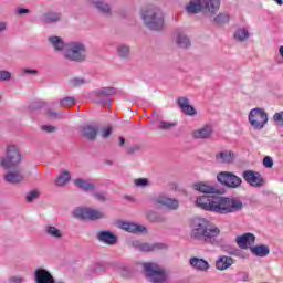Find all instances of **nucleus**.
<instances>
[{
    "instance_id": "nucleus-42",
    "label": "nucleus",
    "mask_w": 283,
    "mask_h": 283,
    "mask_svg": "<svg viewBox=\"0 0 283 283\" xmlns=\"http://www.w3.org/2000/svg\"><path fill=\"white\" fill-rule=\"evenodd\" d=\"M273 120L279 127H283V111L275 113Z\"/></svg>"
},
{
    "instance_id": "nucleus-23",
    "label": "nucleus",
    "mask_w": 283,
    "mask_h": 283,
    "mask_svg": "<svg viewBox=\"0 0 283 283\" xmlns=\"http://www.w3.org/2000/svg\"><path fill=\"white\" fill-rule=\"evenodd\" d=\"M235 41H240V43H244L251 39V30L249 27H241L234 32Z\"/></svg>"
},
{
    "instance_id": "nucleus-15",
    "label": "nucleus",
    "mask_w": 283,
    "mask_h": 283,
    "mask_svg": "<svg viewBox=\"0 0 283 283\" xmlns=\"http://www.w3.org/2000/svg\"><path fill=\"white\" fill-rule=\"evenodd\" d=\"M34 277L36 283H56L54 276H52V273L42 268L35 270Z\"/></svg>"
},
{
    "instance_id": "nucleus-40",
    "label": "nucleus",
    "mask_w": 283,
    "mask_h": 283,
    "mask_svg": "<svg viewBox=\"0 0 283 283\" xmlns=\"http://www.w3.org/2000/svg\"><path fill=\"white\" fill-rule=\"evenodd\" d=\"M76 103V99L74 97H64L60 101V107H72Z\"/></svg>"
},
{
    "instance_id": "nucleus-31",
    "label": "nucleus",
    "mask_w": 283,
    "mask_h": 283,
    "mask_svg": "<svg viewBox=\"0 0 283 283\" xmlns=\"http://www.w3.org/2000/svg\"><path fill=\"white\" fill-rule=\"evenodd\" d=\"M45 233L46 235H50V238H53L54 240H61V238H63V230L54 226H46Z\"/></svg>"
},
{
    "instance_id": "nucleus-19",
    "label": "nucleus",
    "mask_w": 283,
    "mask_h": 283,
    "mask_svg": "<svg viewBox=\"0 0 283 283\" xmlns=\"http://www.w3.org/2000/svg\"><path fill=\"white\" fill-rule=\"evenodd\" d=\"M120 229H123V231H127L128 233H146L147 232V228L145 226H140V224H136L127 221H124L120 223Z\"/></svg>"
},
{
    "instance_id": "nucleus-17",
    "label": "nucleus",
    "mask_w": 283,
    "mask_h": 283,
    "mask_svg": "<svg viewBox=\"0 0 283 283\" xmlns=\"http://www.w3.org/2000/svg\"><path fill=\"white\" fill-rule=\"evenodd\" d=\"M214 158L217 163H220L221 165H231V163L235 160V153L231 150H221L216 154Z\"/></svg>"
},
{
    "instance_id": "nucleus-49",
    "label": "nucleus",
    "mask_w": 283,
    "mask_h": 283,
    "mask_svg": "<svg viewBox=\"0 0 283 283\" xmlns=\"http://www.w3.org/2000/svg\"><path fill=\"white\" fill-rule=\"evenodd\" d=\"M9 282L10 283H23L24 280H23V276H11V277H9Z\"/></svg>"
},
{
    "instance_id": "nucleus-8",
    "label": "nucleus",
    "mask_w": 283,
    "mask_h": 283,
    "mask_svg": "<svg viewBox=\"0 0 283 283\" xmlns=\"http://www.w3.org/2000/svg\"><path fill=\"white\" fill-rule=\"evenodd\" d=\"M249 123L253 129H264V126L269 123V115L263 108H253L249 113Z\"/></svg>"
},
{
    "instance_id": "nucleus-39",
    "label": "nucleus",
    "mask_w": 283,
    "mask_h": 283,
    "mask_svg": "<svg viewBox=\"0 0 283 283\" xmlns=\"http://www.w3.org/2000/svg\"><path fill=\"white\" fill-rule=\"evenodd\" d=\"M147 216V219L150 221V222H163L165 220V218L160 217L159 214H157L156 212L154 211H148L146 213Z\"/></svg>"
},
{
    "instance_id": "nucleus-54",
    "label": "nucleus",
    "mask_w": 283,
    "mask_h": 283,
    "mask_svg": "<svg viewBox=\"0 0 283 283\" xmlns=\"http://www.w3.org/2000/svg\"><path fill=\"white\" fill-rule=\"evenodd\" d=\"M48 116H51L52 118H56V113H52V111H48Z\"/></svg>"
},
{
    "instance_id": "nucleus-16",
    "label": "nucleus",
    "mask_w": 283,
    "mask_h": 283,
    "mask_svg": "<svg viewBox=\"0 0 283 283\" xmlns=\"http://www.w3.org/2000/svg\"><path fill=\"white\" fill-rule=\"evenodd\" d=\"M116 94V88L114 87H102L99 90L94 91L95 102L96 103H105V98L109 96H114Z\"/></svg>"
},
{
    "instance_id": "nucleus-37",
    "label": "nucleus",
    "mask_w": 283,
    "mask_h": 283,
    "mask_svg": "<svg viewBox=\"0 0 283 283\" xmlns=\"http://www.w3.org/2000/svg\"><path fill=\"white\" fill-rule=\"evenodd\" d=\"M176 123L174 122H165L161 120L158 124V129H163L164 132H169V129H174V127H176Z\"/></svg>"
},
{
    "instance_id": "nucleus-11",
    "label": "nucleus",
    "mask_w": 283,
    "mask_h": 283,
    "mask_svg": "<svg viewBox=\"0 0 283 283\" xmlns=\"http://www.w3.org/2000/svg\"><path fill=\"white\" fill-rule=\"evenodd\" d=\"M243 180L248 182L251 187H262L264 185V179L262 175L258 171L245 170L243 171Z\"/></svg>"
},
{
    "instance_id": "nucleus-41",
    "label": "nucleus",
    "mask_w": 283,
    "mask_h": 283,
    "mask_svg": "<svg viewBox=\"0 0 283 283\" xmlns=\"http://www.w3.org/2000/svg\"><path fill=\"white\" fill-rule=\"evenodd\" d=\"M134 185L136 187H140L142 189H145V187H149V179H147V178L135 179Z\"/></svg>"
},
{
    "instance_id": "nucleus-44",
    "label": "nucleus",
    "mask_w": 283,
    "mask_h": 283,
    "mask_svg": "<svg viewBox=\"0 0 283 283\" xmlns=\"http://www.w3.org/2000/svg\"><path fill=\"white\" fill-rule=\"evenodd\" d=\"M40 192L39 190H32L27 195V202H32L33 200H36L39 198Z\"/></svg>"
},
{
    "instance_id": "nucleus-9",
    "label": "nucleus",
    "mask_w": 283,
    "mask_h": 283,
    "mask_svg": "<svg viewBox=\"0 0 283 283\" xmlns=\"http://www.w3.org/2000/svg\"><path fill=\"white\" fill-rule=\"evenodd\" d=\"M217 179L221 185H226V187H230L231 189H235L242 185V178L235 176L233 172H219Z\"/></svg>"
},
{
    "instance_id": "nucleus-10",
    "label": "nucleus",
    "mask_w": 283,
    "mask_h": 283,
    "mask_svg": "<svg viewBox=\"0 0 283 283\" xmlns=\"http://www.w3.org/2000/svg\"><path fill=\"white\" fill-rule=\"evenodd\" d=\"M154 205H160V207H165L166 209H170V211H176L179 207L178 200L174 198H169L165 195H159L153 199Z\"/></svg>"
},
{
    "instance_id": "nucleus-52",
    "label": "nucleus",
    "mask_w": 283,
    "mask_h": 283,
    "mask_svg": "<svg viewBox=\"0 0 283 283\" xmlns=\"http://www.w3.org/2000/svg\"><path fill=\"white\" fill-rule=\"evenodd\" d=\"M6 30H8V22L1 21L0 22V32H6Z\"/></svg>"
},
{
    "instance_id": "nucleus-14",
    "label": "nucleus",
    "mask_w": 283,
    "mask_h": 283,
    "mask_svg": "<svg viewBox=\"0 0 283 283\" xmlns=\"http://www.w3.org/2000/svg\"><path fill=\"white\" fill-rule=\"evenodd\" d=\"M237 244L240 247V249H250L251 251L253 244H255V234L247 232L240 237H237Z\"/></svg>"
},
{
    "instance_id": "nucleus-28",
    "label": "nucleus",
    "mask_w": 283,
    "mask_h": 283,
    "mask_svg": "<svg viewBox=\"0 0 283 283\" xmlns=\"http://www.w3.org/2000/svg\"><path fill=\"white\" fill-rule=\"evenodd\" d=\"M49 42L51 43L52 48L55 50V52H64L65 54V42H63V39L59 36H51L49 38Z\"/></svg>"
},
{
    "instance_id": "nucleus-50",
    "label": "nucleus",
    "mask_w": 283,
    "mask_h": 283,
    "mask_svg": "<svg viewBox=\"0 0 283 283\" xmlns=\"http://www.w3.org/2000/svg\"><path fill=\"white\" fill-rule=\"evenodd\" d=\"M15 13L17 14H30V10L29 9H25V8H17L15 9Z\"/></svg>"
},
{
    "instance_id": "nucleus-3",
    "label": "nucleus",
    "mask_w": 283,
    "mask_h": 283,
    "mask_svg": "<svg viewBox=\"0 0 283 283\" xmlns=\"http://www.w3.org/2000/svg\"><path fill=\"white\" fill-rule=\"evenodd\" d=\"M19 163H21V153H19V148L14 145H9L7 147V158H1L0 167L3 169H14V171H10L4 176V180L11 185L23 182V172H21V168L17 166Z\"/></svg>"
},
{
    "instance_id": "nucleus-22",
    "label": "nucleus",
    "mask_w": 283,
    "mask_h": 283,
    "mask_svg": "<svg viewBox=\"0 0 283 283\" xmlns=\"http://www.w3.org/2000/svg\"><path fill=\"white\" fill-rule=\"evenodd\" d=\"M189 262L192 269H195L196 271H201L205 273L209 271V269H211V265L205 259L195 256V258H191Z\"/></svg>"
},
{
    "instance_id": "nucleus-35",
    "label": "nucleus",
    "mask_w": 283,
    "mask_h": 283,
    "mask_svg": "<svg viewBox=\"0 0 283 283\" xmlns=\"http://www.w3.org/2000/svg\"><path fill=\"white\" fill-rule=\"evenodd\" d=\"M74 185L75 187H78V189H83V191H94V184L83 179H75Z\"/></svg>"
},
{
    "instance_id": "nucleus-34",
    "label": "nucleus",
    "mask_w": 283,
    "mask_h": 283,
    "mask_svg": "<svg viewBox=\"0 0 283 283\" xmlns=\"http://www.w3.org/2000/svg\"><path fill=\"white\" fill-rule=\"evenodd\" d=\"M193 189L196 191H200L201 193H216V189L213 188V186H209L205 182L195 184Z\"/></svg>"
},
{
    "instance_id": "nucleus-36",
    "label": "nucleus",
    "mask_w": 283,
    "mask_h": 283,
    "mask_svg": "<svg viewBox=\"0 0 283 283\" xmlns=\"http://www.w3.org/2000/svg\"><path fill=\"white\" fill-rule=\"evenodd\" d=\"M129 52H130V50L127 44H120L117 46L118 56H120L122 59H128Z\"/></svg>"
},
{
    "instance_id": "nucleus-7",
    "label": "nucleus",
    "mask_w": 283,
    "mask_h": 283,
    "mask_svg": "<svg viewBox=\"0 0 283 283\" xmlns=\"http://www.w3.org/2000/svg\"><path fill=\"white\" fill-rule=\"evenodd\" d=\"M72 216L77 220H90L94 222L96 220H103L105 212L94 208L77 207L72 211Z\"/></svg>"
},
{
    "instance_id": "nucleus-21",
    "label": "nucleus",
    "mask_w": 283,
    "mask_h": 283,
    "mask_svg": "<svg viewBox=\"0 0 283 283\" xmlns=\"http://www.w3.org/2000/svg\"><path fill=\"white\" fill-rule=\"evenodd\" d=\"M235 260L231 256L222 255L219 256L216 261V269L217 271H227L230 266H233Z\"/></svg>"
},
{
    "instance_id": "nucleus-1",
    "label": "nucleus",
    "mask_w": 283,
    "mask_h": 283,
    "mask_svg": "<svg viewBox=\"0 0 283 283\" xmlns=\"http://www.w3.org/2000/svg\"><path fill=\"white\" fill-rule=\"evenodd\" d=\"M196 207L202 209L203 211L227 216V213H235L241 211L242 201L237 198L203 195L197 197Z\"/></svg>"
},
{
    "instance_id": "nucleus-2",
    "label": "nucleus",
    "mask_w": 283,
    "mask_h": 283,
    "mask_svg": "<svg viewBox=\"0 0 283 283\" xmlns=\"http://www.w3.org/2000/svg\"><path fill=\"white\" fill-rule=\"evenodd\" d=\"M190 238L198 242H206L207 244H216L218 235H220V228L211 224L207 218L193 217L190 220Z\"/></svg>"
},
{
    "instance_id": "nucleus-29",
    "label": "nucleus",
    "mask_w": 283,
    "mask_h": 283,
    "mask_svg": "<svg viewBox=\"0 0 283 283\" xmlns=\"http://www.w3.org/2000/svg\"><path fill=\"white\" fill-rule=\"evenodd\" d=\"M251 253L256 255V258H266L271 250L266 245H254L251 248Z\"/></svg>"
},
{
    "instance_id": "nucleus-13",
    "label": "nucleus",
    "mask_w": 283,
    "mask_h": 283,
    "mask_svg": "<svg viewBox=\"0 0 283 283\" xmlns=\"http://www.w3.org/2000/svg\"><path fill=\"white\" fill-rule=\"evenodd\" d=\"M192 136L200 140H209V138L213 136V126L211 124H206L201 126V128L193 130Z\"/></svg>"
},
{
    "instance_id": "nucleus-12",
    "label": "nucleus",
    "mask_w": 283,
    "mask_h": 283,
    "mask_svg": "<svg viewBox=\"0 0 283 283\" xmlns=\"http://www.w3.org/2000/svg\"><path fill=\"white\" fill-rule=\"evenodd\" d=\"M133 247L137 249V251H143L144 253H149L151 251H158L160 249H165V244L163 243H146L140 241H134Z\"/></svg>"
},
{
    "instance_id": "nucleus-5",
    "label": "nucleus",
    "mask_w": 283,
    "mask_h": 283,
    "mask_svg": "<svg viewBox=\"0 0 283 283\" xmlns=\"http://www.w3.org/2000/svg\"><path fill=\"white\" fill-rule=\"evenodd\" d=\"M144 271L146 277L153 283H165L167 282L168 275L165 268L158 265L157 263H144Z\"/></svg>"
},
{
    "instance_id": "nucleus-46",
    "label": "nucleus",
    "mask_w": 283,
    "mask_h": 283,
    "mask_svg": "<svg viewBox=\"0 0 283 283\" xmlns=\"http://www.w3.org/2000/svg\"><path fill=\"white\" fill-rule=\"evenodd\" d=\"M263 167H265L266 169H271V167H273V158L266 156L263 158Z\"/></svg>"
},
{
    "instance_id": "nucleus-6",
    "label": "nucleus",
    "mask_w": 283,
    "mask_h": 283,
    "mask_svg": "<svg viewBox=\"0 0 283 283\" xmlns=\"http://www.w3.org/2000/svg\"><path fill=\"white\" fill-rule=\"evenodd\" d=\"M86 54L85 45L81 42H71L65 45L64 56L69 59V61L81 63V61H85Z\"/></svg>"
},
{
    "instance_id": "nucleus-45",
    "label": "nucleus",
    "mask_w": 283,
    "mask_h": 283,
    "mask_svg": "<svg viewBox=\"0 0 283 283\" xmlns=\"http://www.w3.org/2000/svg\"><path fill=\"white\" fill-rule=\"evenodd\" d=\"M84 84H85V80L83 77H74L71 80V85H73L74 87H78Z\"/></svg>"
},
{
    "instance_id": "nucleus-4",
    "label": "nucleus",
    "mask_w": 283,
    "mask_h": 283,
    "mask_svg": "<svg viewBox=\"0 0 283 283\" xmlns=\"http://www.w3.org/2000/svg\"><path fill=\"white\" fill-rule=\"evenodd\" d=\"M142 19L149 30H163L165 25V15L160 8L150 4L142 12Z\"/></svg>"
},
{
    "instance_id": "nucleus-56",
    "label": "nucleus",
    "mask_w": 283,
    "mask_h": 283,
    "mask_svg": "<svg viewBox=\"0 0 283 283\" xmlns=\"http://www.w3.org/2000/svg\"><path fill=\"white\" fill-rule=\"evenodd\" d=\"M279 54H281L282 59H283V46L279 48Z\"/></svg>"
},
{
    "instance_id": "nucleus-27",
    "label": "nucleus",
    "mask_w": 283,
    "mask_h": 283,
    "mask_svg": "<svg viewBox=\"0 0 283 283\" xmlns=\"http://www.w3.org/2000/svg\"><path fill=\"white\" fill-rule=\"evenodd\" d=\"M201 10H203L202 0H190L188 6H186V12H188V14H198Z\"/></svg>"
},
{
    "instance_id": "nucleus-30",
    "label": "nucleus",
    "mask_w": 283,
    "mask_h": 283,
    "mask_svg": "<svg viewBox=\"0 0 283 283\" xmlns=\"http://www.w3.org/2000/svg\"><path fill=\"white\" fill-rule=\"evenodd\" d=\"M72 180V175L67 170H62L55 180L57 187H65V185Z\"/></svg>"
},
{
    "instance_id": "nucleus-38",
    "label": "nucleus",
    "mask_w": 283,
    "mask_h": 283,
    "mask_svg": "<svg viewBox=\"0 0 283 283\" xmlns=\"http://www.w3.org/2000/svg\"><path fill=\"white\" fill-rule=\"evenodd\" d=\"M229 19H230L229 13H219L214 18V23H217V25H223V23H227Z\"/></svg>"
},
{
    "instance_id": "nucleus-47",
    "label": "nucleus",
    "mask_w": 283,
    "mask_h": 283,
    "mask_svg": "<svg viewBox=\"0 0 283 283\" xmlns=\"http://www.w3.org/2000/svg\"><path fill=\"white\" fill-rule=\"evenodd\" d=\"M41 129L42 132H46L48 134H52L53 132H56V128L52 125H43Z\"/></svg>"
},
{
    "instance_id": "nucleus-43",
    "label": "nucleus",
    "mask_w": 283,
    "mask_h": 283,
    "mask_svg": "<svg viewBox=\"0 0 283 283\" xmlns=\"http://www.w3.org/2000/svg\"><path fill=\"white\" fill-rule=\"evenodd\" d=\"M10 78H12V73L6 70H0V83L10 81Z\"/></svg>"
},
{
    "instance_id": "nucleus-26",
    "label": "nucleus",
    "mask_w": 283,
    "mask_h": 283,
    "mask_svg": "<svg viewBox=\"0 0 283 283\" xmlns=\"http://www.w3.org/2000/svg\"><path fill=\"white\" fill-rule=\"evenodd\" d=\"M82 134L88 140H94L98 134V126L97 125H86L82 128Z\"/></svg>"
},
{
    "instance_id": "nucleus-53",
    "label": "nucleus",
    "mask_w": 283,
    "mask_h": 283,
    "mask_svg": "<svg viewBox=\"0 0 283 283\" xmlns=\"http://www.w3.org/2000/svg\"><path fill=\"white\" fill-rule=\"evenodd\" d=\"M39 71L34 70V69H24L23 70V74H38Z\"/></svg>"
},
{
    "instance_id": "nucleus-57",
    "label": "nucleus",
    "mask_w": 283,
    "mask_h": 283,
    "mask_svg": "<svg viewBox=\"0 0 283 283\" xmlns=\"http://www.w3.org/2000/svg\"><path fill=\"white\" fill-rule=\"evenodd\" d=\"M275 3H277V6H283V1L282 0H274Z\"/></svg>"
},
{
    "instance_id": "nucleus-25",
    "label": "nucleus",
    "mask_w": 283,
    "mask_h": 283,
    "mask_svg": "<svg viewBox=\"0 0 283 283\" xmlns=\"http://www.w3.org/2000/svg\"><path fill=\"white\" fill-rule=\"evenodd\" d=\"M175 43L179 46V48H191V41L189 40V38L187 35H185V32L177 30L176 31V38H175Z\"/></svg>"
},
{
    "instance_id": "nucleus-55",
    "label": "nucleus",
    "mask_w": 283,
    "mask_h": 283,
    "mask_svg": "<svg viewBox=\"0 0 283 283\" xmlns=\"http://www.w3.org/2000/svg\"><path fill=\"white\" fill-rule=\"evenodd\" d=\"M119 145H120V146L125 145V138L119 137Z\"/></svg>"
},
{
    "instance_id": "nucleus-51",
    "label": "nucleus",
    "mask_w": 283,
    "mask_h": 283,
    "mask_svg": "<svg viewBox=\"0 0 283 283\" xmlns=\"http://www.w3.org/2000/svg\"><path fill=\"white\" fill-rule=\"evenodd\" d=\"M94 196H95L96 200H99L102 202L105 201V198H106L105 192H96Z\"/></svg>"
},
{
    "instance_id": "nucleus-20",
    "label": "nucleus",
    "mask_w": 283,
    "mask_h": 283,
    "mask_svg": "<svg viewBox=\"0 0 283 283\" xmlns=\"http://www.w3.org/2000/svg\"><path fill=\"white\" fill-rule=\"evenodd\" d=\"M206 14H216L220 10V0H201Z\"/></svg>"
},
{
    "instance_id": "nucleus-32",
    "label": "nucleus",
    "mask_w": 283,
    "mask_h": 283,
    "mask_svg": "<svg viewBox=\"0 0 283 283\" xmlns=\"http://www.w3.org/2000/svg\"><path fill=\"white\" fill-rule=\"evenodd\" d=\"M41 21L43 23H56V21H61V13L57 12H46L41 17Z\"/></svg>"
},
{
    "instance_id": "nucleus-48",
    "label": "nucleus",
    "mask_w": 283,
    "mask_h": 283,
    "mask_svg": "<svg viewBox=\"0 0 283 283\" xmlns=\"http://www.w3.org/2000/svg\"><path fill=\"white\" fill-rule=\"evenodd\" d=\"M112 135V127H105L102 129V138H108Z\"/></svg>"
},
{
    "instance_id": "nucleus-24",
    "label": "nucleus",
    "mask_w": 283,
    "mask_h": 283,
    "mask_svg": "<svg viewBox=\"0 0 283 283\" xmlns=\"http://www.w3.org/2000/svg\"><path fill=\"white\" fill-rule=\"evenodd\" d=\"M97 240H99V242H103L104 244L114 245L116 244L118 239L109 231H102L98 232Z\"/></svg>"
},
{
    "instance_id": "nucleus-18",
    "label": "nucleus",
    "mask_w": 283,
    "mask_h": 283,
    "mask_svg": "<svg viewBox=\"0 0 283 283\" xmlns=\"http://www.w3.org/2000/svg\"><path fill=\"white\" fill-rule=\"evenodd\" d=\"M177 105L180 107L181 112L187 116H196V108L191 106L187 97H179L177 101Z\"/></svg>"
},
{
    "instance_id": "nucleus-33",
    "label": "nucleus",
    "mask_w": 283,
    "mask_h": 283,
    "mask_svg": "<svg viewBox=\"0 0 283 283\" xmlns=\"http://www.w3.org/2000/svg\"><path fill=\"white\" fill-rule=\"evenodd\" d=\"M90 1L103 14H109L112 12V9L109 8V4H107V3H105L101 0H90Z\"/></svg>"
}]
</instances>
